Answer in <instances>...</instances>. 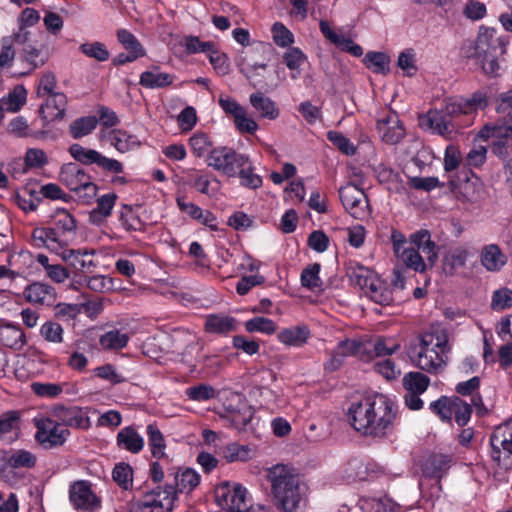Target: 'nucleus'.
<instances>
[{
    "label": "nucleus",
    "mask_w": 512,
    "mask_h": 512,
    "mask_svg": "<svg viewBox=\"0 0 512 512\" xmlns=\"http://www.w3.org/2000/svg\"><path fill=\"white\" fill-rule=\"evenodd\" d=\"M376 128L382 141L390 145L399 143L405 136V129L394 112H389L385 117L378 119Z\"/></svg>",
    "instance_id": "nucleus-17"
},
{
    "label": "nucleus",
    "mask_w": 512,
    "mask_h": 512,
    "mask_svg": "<svg viewBox=\"0 0 512 512\" xmlns=\"http://www.w3.org/2000/svg\"><path fill=\"white\" fill-rule=\"evenodd\" d=\"M79 50L85 56L93 58L99 62L107 61L110 57V52L105 44L98 41L83 43L79 46Z\"/></svg>",
    "instance_id": "nucleus-47"
},
{
    "label": "nucleus",
    "mask_w": 512,
    "mask_h": 512,
    "mask_svg": "<svg viewBox=\"0 0 512 512\" xmlns=\"http://www.w3.org/2000/svg\"><path fill=\"white\" fill-rule=\"evenodd\" d=\"M20 414L18 411L11 410L0 417V440L5 443H12L18 438Z\"/></svg>",
    "instance_id": "nucleus-22"
},
{
    "label": "nucleus",
    "mask_w": 512,
    "mask_h": 512,
    "mask_svg": "<svg viewBox=\"0 0 512 512\" xmlns=\"http://www.w3.org/2000/svg\"><path fill=\"white\" fill-rule=\"evenodd\" d=\"M479 137L488 139L490 137L495 140H512V120L498 121L497 123H488L479 131Z\"/></svg>",
    "instance_id": "nucleus-29"
},
{
    "label": "nucleus",
    "mask_w": 512,
    "mask_h": 512,
    "mask_svg": "<svg viewBox=\"0 0 512 512\" xmlns=\"http://www.w3.org/2000/svg\"><path fill=\"white\" fill-rule=\"evenodd\" d=\"M429 383L430 379L420 372H409L403 377V386L407 392L423 393Z\"/></svg>",
    "instance_id": "nucleus-46"
},
{
    "label": "nucleus",
    "mask_w": 512,
    "mask_h": 512,
    "mask_svg": "<svg viewBox=\"0 0 512 512\" xmlns=\"http://www.w3.org/2000/svg\"><path fill=\"white\" fill-rule=\"evenodd\" d=\"M25 299L30 303L49 304L55 298L54 288L48 284L34 282L24 290Z\"/></svg>",
    "instance_id": "nucleus-26"
},
{
    "label": "nucleus",
    "mask_w": 512,
    "mask_h": 512,
    "mask_svg": "<svg viewBox=\"0 0 512 512\" xmlns=\"http://www.w3.org/2000/svg\"><path fill=\"white\" fill-rule=\"evenodd\" d=\"M54 416L57 418L56 421L65 428L66 426L84 428L88 423V418L76 407L57 406L54 408Z\"/></svg>",
    "instance_id": "nucleus-24"
},
{
    "label": "nucleus",
    "mask_w": 512,
    "mask_h": 512,
    "mask_svg": "<svg viewBox=\"0 0 512 512\" xmlns=\"http://www.w3.org/2000/svg\"><path fill=\"white\" fill-rule=\"evenodd\" d=\"M237 175L240 178L241 185L249 189H257L262 185V178L254 173V168L248 160L247 165L239 166Z\"/></svg>",
    "instance_id": "nucleus-49"
},
{
    "label": "nucleus",
    "mask_w": 512,
    "mask_h": 512,
    "mask_svg": "<svg viewBox=\"0 0 512 512\" xmlns=\"http://www.w3.org/2000/svg\"><path fill=\"white\" fill-rule=\"evenodd\" d=\"M453 416L459 426H465L471 417L472 406L458 396L453 397Z\"/></svg>",
    "instance_id": "nucleus-51"
},
{
    "label": "nucleus",
    "mask_w": 512,
    "mask_h": 512,
    "mask_svg": "<svg viewBox=\"0 0 512 512\" xmlns=\"http://www.w3.org/2000/svg\"><path fill=\"white\" fill-rule=\"evenodd\" d=\"M59 239H63L66 233L74 232L76 229V221L66 210H58L54 219V226L51 227Z\"/></svg>",
    "instance_id": "nucleus-43"
},
{
    "label": "nucleus",
    "mask_w": 512,
    "mask_h": 512,
    "mask_svg": "<svg viewBox=\"0 0 512 512\" xmlns=\"http://www.w3.org/2000/svg\"><path fill=\"white\" fill-rule=\"evenodd\" d=\"M397 407L386 395L378 394V401L372 412L369 427L361 433L365 436L382 438L393 428Z\"/></svg>",
    "instance_id": "nucleus-5"
},
{
    "label": "nucleus",
    "mask_w": 512,
    "mask_h": 512,
    "mask_svg": "<svg viewBox=\"0 0 512 512\" xmlns=\"http://www.w3.org/2000/svg\"><path fill=\"white\" fill-rule=\"evenodd\" d=\"M99 120L96 116H84L72 121L69 133L74 139H80L91 134L97 127Z\"/></svg>",
    "instance_id": "nucleus-36"
},
{
    "label": "nucleus",
    "mask_w": 512,
    "mask_h": 512,
    "mask_svg": "<svg viewBox=\"0 0 512 512\" xmlns=\"http://www.w3.org/2000/svg\"><path fill=\"white\" fill-rule=\"evenodd\" d=\"M350 279L355 285L364 290L374 302L389 305L393 301L392 290L369 269L364 267L353 269Z\"/></svg>",
    "instance_id": "nucleus-6"
},
{
    "label": "nucleus",
    "mask_w": 512,
    "mask_h": 512,
    "mask_svg": "<svg viewBox=\"0 0 512 512\" xmlns=\"http://www.w3.org/2000/svg\"><path fill=\"white\" fill-rule=\"evenodd\" d=\"M468 252L463 247L453 249L445 258L444 265L449 268V273L452 274L457 268L463 267L466 264Z\"/></svg>",
    "instance_id": "nucleus-60"
},
{
    "label": "nucleus",
    "mask_w": 512,
    "mask_h": 512,
    "mask_svg": "<svg viewBox=\"0 0 512 512\" xmlns=\"http://www.w3.org/2000/svg\"><path fill=\"white\" fill-rule=\"evenodd\" d=\"M94 253V250L88 249H68L61 253V258L77 272H92L91 268L96 266Z\"/></svg>",
    "instance_id": "nucleus-19"
},
{
    "label": "nucleus",
    "mask_w": 512,
    "mask_h": 512,
    "mask_svg": "<svg viewBox=\"0 0 512 512\" xmlns=\"http://www.w3.org/2000/svg\"><path fill=\"white\" fill-rule=\"evenodd\" d=\"M59 179L63 185L75 192L83 203H89L97 194L98 187L91 176L76 163H67L61 167Z\"/></svg>",
    "instance_id": "nucleus-4"
},
{
    "label": "nucleus",
    "mask_w": 512,
    "mask_h": 512,
    "mask_svg": "<svg viewBox=\"0 0 512 512\" xmlns=\"http://www.w3.org/2000/svg\"><path fill=\"white\" fill-rule=\"evenodd\" d=\"M190 183L197 191L205 195L216 193L220 186L217 178L210 180L208 175L201 171H195L190 175Z\"/></svg>",
    "instance_id": "nucleus-37"
},
{
    "label": "nucleus",
    "mask_w": 512,
    "mask_h": 512,
    "mask_svg": "<svg viewBox=\"0 0 512 512\" xmlns=\"http://www.w3.org/2000/svg\"><path fill=\"white\" fill-rule=\"evenodd\" d=\"M410 241L416 247L417 251H421L430 265H433L438 258L436 244L431 240L430 232L421 229L410 236Z\"/></svg>",
    "instance_id": "nucleus-21"
},
{
    "label": "nucleus",
    "mask_w": 512,
    "mask_h": 512,
    "mask_svg": "<svg viewBox=\"0 0 512 512\" xmlns=\"http://www.w3.org/2000/svg\"><path fill=\"white\" fill-rule=\"evenodd\" d=\"M117 445L131 453H139L144 446L142 436L131 426L124 427L117 434Z\"/></svg>",
    "instance_id": "nucleus-28"
},
{
    "label": "nucleus",
    "mask_w": 512,
    "mask_h": 512,
    "mask_svg": "<svg viewBox=\"0 0 512 512\" xmlns=\"http://www.w3.org/2000/svg\"><path fill=\"white\" fill-rule=\"evenodd\" d=\"M69 152L74 160L84 165L96 164L103 170L116 174L123 172V165L118 160L107 158L98 151L87 149L80 144H72L69 147Z\"/></svg>",
    "instance_id": "nucleus-11"
},
{
    "label": "nucleus",
    "mask_w": 512,
    "mask_h": 512,
    "mask_svg": "<svg viewBox=\"0 0 512 512\" xmlns=\"http://www.w3.org/2000/svg\"><path fill=\"white\" fill-rule=\"evenodd\" d=\"M452 458L449 455L435 454L432 455L425 466V472L434 478H442V476L450 468Z\"/></svg>",
    "instance_id": "nucleus-39"
},
{
    "label": "nucleus",
    "mask_w": 512,
    "mask_h": 512,
    "mask_svg": "<svg viewBox=\"0 0 512 512\" xmlns=\"http://www.w3.org/2000/svg\"><path fill=\"white\" fill-rule=\"evenodd\" d=\"M119 220L126 231H141L143 228L142 221L128 205L123 206Z\"/></svg>",
    "instance_id": "nucleus-58"
},
{
    "label": "nucleus",
    "mask_w": 512,
    "mask_h": 512,
    "mask_svg": "<svg viewBox=\"0 0 512 512\" xmlns=\"http://www.w3.org/2000/svg\"><path fill=\"white\" fill-rule=\"evenodd\" d=\"M286 66L292 71L291 77L296 79L300 75V66L305 62L306 56L299 48H290L283 55Z\"/></svg>",
    "instance_id": "nucleus-48"
},
{
    "label": "nucleus",
    "mask_w": 512,
    "mask_h": 512,
    "mask_svg": "<svg viewBox=\"0 0 512 512\" xmlns=\"http://www.w3.org/2000/svg\"><path fill=\"white\" fill-rule=\"evenodd\" d=\"M0 342L13 349H21L26 344V336L23 330L12 324L0 327Z\"/></svg>",
    "instance_id": "nucleus-31"
},
{
    "label": "nucleus",
    "mask_w": 512,
    "mask_h": 512,
    "mask_svg": "<svg viewBox=\"0 0 512 512\" xmlns=\"http://www.w3.org/2000/svg\"><path fill=\"white\" fill-rule=\"evenodd\" d=\"M178 499L177 490L173 484L158 486L146 494L142 509L153 508L154 512H172Z\"/></svg>",
    "instance_id": "nucleus-13"
},
{
    "label": "nucleus",
    "mask_w": 512,
    "mask_h": 512,
    "mask_svg": "<svg viewBox=\"0 0 512 512\" xmlns=\"http://www.w3.org/2000/svg\"><path fill=\"white\" fill-rule=\"evenodd\" d=\"M67 98L63 93H54L48 96L45 104L40 108L44 119L55 121L62 120L65 116Z\"/></svg>",
    "instance_id": "nucleus-20"
},
{
    "label": "nucleus",
    "mask_w": 512,
    "mask_h": 512,
    "mask_svg": "<svg viewBox=\"0 0 512 512\" xmlns=\"http://www.w3.org/2000/svg\"><path fill=\"white\" fill-rule=\"evenodd\" d=\"M339 197L345 210L352 217L360 219L365 215L368 201L362 189L356 185L347 184L340 187Z\"/></svg>",
    "instance_id": "nucleus-16"
},
{
    "label": "nucleus",
    "mask_w": 512,
    "mask_h": 512,
    "mask_svg": "<svg viewBox=\"0 0 512 512\" xmlns=\"http://www.w3.org/2000/svg\"><path fill=\"white\" fill-rule=\"evenodd\" d=\"M451 102H453L451 97L445 98L440 109H430L425 115L419 117V125L433 134L446 139L451 138L457 128L453 120L460 116L459 113H448L447 107Z\"/></svg>",
    "instance_id": "nucleus-7"
},
{
    "label": "nucleus",
    "mask_w": 512,
    "mask_h": 512,
    "mask_svg": "<svg viewBox=\"0 0 512 512\" xmlns=\"http://www.w3.org/2000/svg\"><path fill=\"white\" fill-rule=\"evenodd\" d=\"M237 65L240 69V72L246 77L247 80L252 81L259 76L257 73L258 69H266L267 65L265 63H257L253 62L249 57V53L242 51L237 59Z\"/></svg>",
    "instance_id": "nucleus-45"
},
{
    "label": "nucleus",
    "mask_w": 512,
    "mask_h": 512,
    "mask_svg": "<svg viewBox=\"0 0 512 512\" xmlns=\"http://www.w3.org/2000/svg\"><path fill=\"white\" fill-rule=\"evenodd\" d=\"M173 80V75L161 72L158 66H153L152 70L144 71L140 75L139 84L148 89H160L170 86Z\"/></svg>",
    "instance_id": "nucleus-25"
},
{
    "label": "nucleus",
    "mask_w": 512,
    "mask_h": 512,
    "mask_svg": "<svg viewBox=\"0 0 512 512\" xmlns=\"http://www.w3.org/2000/svg\"><path fill=\"white\" fill-rule=\"evenodd\" d=\"M490 444L491 457L495 461H500L501 449L507 452L508 456L512 454V421L500 425L494 430L490 437Z\"/></svg>",
    "instance_id": "nucleus-18"
},
{
    "label": "nucleus",
    "mask_w": 512,
    "mask_h": 512,
    "mask_svg": "<svg viewBox=\"0 0 512 512\" xmlns=\"http://www.w3.org/2000/svg\"><path fill=\"white\" fill-rule=\"evenodd\" d=\"M236 320L223 315H209L206 318L205 329L210 333H228L235 330Z\"/></svg>",
    "instance_id": "nucleus-38"
},
{
    "label": "nucleus",
    "mask_w": 512,
    "mask_h": 512,
    "mask_svg": "<svg viewBox=\"0 0 512 512\" xmlns=\"http://www.w3.org/2000/svg\"><path fill=\"white\" fill-rule=\"evenodd\" d=\"M450 350L447 331L437 327L419 334L415 341H411L407 346V355L419 369L438 373L446 365V354Z\"/></svg>",
    "instance_id": "nucleus-1"
},
{
    "label": "nucleus",
    "mask_w": 512,
    "mask_h": 512,
    "mask_svg": "<svg viewBox=\"0 0 512 512\" xmlns=\"http://www.w3.org/2000/svg\"><path fill=\"white\" fill-rule=\"evenodd\" d=\"M509 37L499 34L495 28L481 26L477 39L471 44L466 55L481 65L484 73L491 77L499 74V58L506 53Z\"/></svg>",
    "instance_id": "nucleus-3"
},
{
    "label": "nucleus",
    "mask_w": 512,
    "mask_h": 512,
    "mask_svg": "<svg viewBox=\"0 0 512 512\" xmlns=\"http://www.w3.org/2000/svg\"><path fill=\"white\" fill-rule=\"evenodd\" d=\"M31 237L35 247H45L51 251H57L65 242L64 239L58 238V234L51 227H37Z\"/></svg>",
    "instance_id": "nucleus-23"
},
{
    "label": "nucleus",
    "mask_w": 512,
    "mask_h": 512,
    "mask_svg": "<svg viewBox=\"0 0 512 512\" xmlns=\"http://www.w3.org/2000/svg\"><path fill=\"white\" fill-rule=\"evenodd\" d=\"M186 395L193 401H207L215 397V389L208 384H199L187 388Z\"/></svg>",
    "instance_id": "nucleus-62"
},
{
    "label": "nucleus",
    "mask_w": 512,
    "mask_h": 512,
    "mask_svg": "<svg viewBox=\"0 0 512 512\" xmlns=\"http://www.w3.org/2000/svg\"><path fill=\"white\" fill-rule=\"evenodd\" d=\"M7 463L15 469L33 468L36 464V456L26 450H17L8 458Z\"/></svg>",
    "instance_id": "nucleus-50"
},
{
    "label": "nucleus",
    "mask_w": 512,
    "mask_h": 512,
    "mask_svg": "<svg viewBox=\"0 0 512 512\" xmlns=\"http://www.w3.org/2000/svg\"><path fill=\"white\" fill-rule=\"evenodd\" d=\"M320 264L314 263L307 266L301 273V284L302 286L315 290L322 286V281L319 277Z\"/></svg>",
    "instance_id": "nucleus-54"
},
{
    "label": "nucleus",
    "mask_w": 512,
    "mask_h": 512,
    "mask_svg": "<svg viewBox=\"0 0 512 512\" xmlns=\"http://www.w3.org/2000/svg\"><path fill=\"white\" fill-rule=\"evenodd\" d=\"M207 165L228 177H235L239 166L248 164V156L226 146L212 149L207 155Z\"/></svg>",
    "instance_id": "nucleus-8"
},
{
    "label": "nucleus",
    "mask_w": 512,
    "mask_h": 512,
    "mask_svg": "<svg viewBox=\"0 0 512 512\" xmlns=\"http://www.w3.org/2000/svg\"><path fill=\"white\" fill-rule=\"evenodd\" d=\"M277 337L285 345L301 347L309 339L310 330L306 325L292 326L281 330Z\"/></svg>",
    "instance_id": "nucleus-27"
},
{
    "label": "nucleus",
    "mask_w": 512,
    "mask_h": 512,
    "mask_svg": "<svg viewBox=\"0 0 512 512\" xmlns=\"http://www.w3.org/2000/svg\"><path fill=\"white\" fill-rule=\"evenodd\" d=\"M378 401V394L369 395L353 402L348 409V418L352 427L362 432L369 427L370 418Z\"/></svg>",
    "instance_id": "nucleus-15"
},
{
    "label": "nucleus",
    "mask_w": 512,
    "mask_h": 512,
    "mask_svg": "<svg viewBox=\"0 0 512 512\" xmlns=\"http://www.w3.org/2000/svg\"><path fill=\"white\" fill-rule=\"evenodd\" d=\"M40 335L48 342L61 343L63 328L59 323L48 321L41 326Z\"/></svg>",
    "instance_id": "nucleus-63"
},
{
    "label": "nucleus",
    "mask_w": 512,
    "mask_h": 512,
    "mask_svg": "<svg viewBox=\"0 0 512 512\" xmlns=\"http://www.w3.org/2000/svg\"><path fill=\"white\" fill-rule=\"evenodd\" d=\"M27 91L22 85H17L8 93V95L0 99V113L3 111L16 112L25 103Z\"/></svg>",
    "instance_id": "nucleus-35"
},
{
    "label": "nucleus",
    "mask_w": 512,
    "mask_h": 512,
    "mask_svg": "<svg viewBox=\"0 0 512 512\" xmlns=\"http://www.w3.org/2000/svg\"><path fill=\"white\" fill-rule=\"evenodd\" d=\"M252 107L260 113L262 118L274 120L279 116V109L276 103L261 92H256L249 97Z\"/></svg>",
    "instance_id": "nucleus-30"
},
{
    "label": "nucleus",
    "mask_w": 512,
    "mask_h": 512,
    "mask_svg": "<svg viewBox=\"0 0 512 512\" xmlns=\"http://www.w3.org/2000/svg\"><path fill=\"white\" fill-rule=\"evenodd\" d=\"M367 512H398L399 506L390 498H373L365 501Z\"/></svg>",
    "instance_id": "nucleus-57"
},
{
    "label": "nucleus",
    "mask_w": 512,
    "mask_h": 512,
    "mask_svg": "<svg viewBox=\"0 0 512 512\" xmlns=\"http://www.w3.org/2000/svg\"><path fill=\"white\" fill-rule=\"evenodd\" d=\"M35 439L44 449L62 446L70 435L67 428L51 418H35Z\"/></svg>",
    "instance_id": "nucleus-9"
},
{
    "label": "nucleus",
    "mask_w": 512,
    "mask_h": 512,
    "mask_svg": "<svg viewBox=\"0 0 512 512\" xmlns=\"http://www.w3.org/2000/svg\"><path fill=\"white\" fill-rule=\"evenodd\" d=\"M112 477L125 490L132 486L133 471L130 465L126 463L117 464L113 469Z\"/></svg>",
    "instance_id": "nucleus-59"
},
{
    "label": "nucleus",
    "mask_w": 512,
    "mask_h": 512,
    "mask_svg": "<svg viewBox=\"0 0 512 512\" xmlns=\"http://www.w3.org/2000/svg\"><path fill=\"white\" fill-rule=\"evenodd\" d=\"M109 140L118 151L126 152L140 143L136 136L127 133L124 130H113L109 134Z\"/></svg>",
    "instance_id": "nucleus-40"
},
{
    "label": "nucleus",
    "mask_w": 512,
    "mask_h": 512,
    "mask_svg": "<svg viewBox=\"0 0 512 512\" xmlns=\"http://www.w3.org/2000/svg\"><path fill=\"white\" fill-rule=\"evenodd\" d=\"M267 479L276 505L284 512H304L306 489L301 485L296 470L288 465L277 464L267 470Z\"/></svg>",
    "instance_id": "nucleus-2"
},
{
    "label": "nucleus",
    "mask_w": 512,
    "mask_h": 512,
    "mask_svg": "<svg viewBox=\"0 0 512 512\" xmlns=\"http://www.w3.org/2000/svg\"><path fill=\"white\" fill-rule=\"evenodd\" d=\"M200 483V475L191 468L179 470L174 474V482L172 483L178 493L184 491H192Z\"/></svg>",
    "instance_id": "nucleus-34"
},
{
    "label": "nucleus",
    "mask_w": 512,
    "mask_h": 512,
    "mask_svg": "<svg viewBox=\"0 0 512 512\" xmlns=\"http://www.w3.org/2000/svg\"><path fill=\"white\" fill-rule=\"evenodd\" d=\"M453 102L448 104L447 111L450 114L471 116L478 110H484L489 105V95L486 89L474 91L469 97H451Z\"/></svg>",
    "instance_id": "nucleus-12"
},
{
    "label": "nucleus",
    "mask_w": 512,
    "mask_h": 512,
    "mask_svg": "<svg viewBox=\"0 0 512 512\" xmlns=\"http://www.w3.org/2000/svg\"><path fill=\"white\" fill-rule=\"evenodd\" d=\"M363 62L368 69H371L375 73L387 74L390 71V58L383 52H368Z\"/></svg>",
    "instance_id": "nucleus-41"
},
{
    "label": "nucleus",
    "mask_w": 512,
    "mask_h": 512,
    "mask_svg": "<svg viewBox=\"0 0 512 512\" xmlns=\"http://www.w3.org/2000/svg\"><path fill=\"white\" fill-rule=\"evenodd\" d=\"M147 436L152 456L158 459L164 457L166 444L159 428L154 424H149L147 426Z\"/></svg>",
    "instance_id": "nucleus-42"
},
{
    "label": "nucleus",
    "mask_w": 512,
    "mask_h": 512,
    "mask_svg": "<svg viewBox=\"0 0 512 512\" xmlns=\"http://www.w3.org/2000/svg\"><path fill=\"white\" fill-rule=\"evenodd\" d=\"M245 329L250 333L261 332L269 335L276 331V324L269 318L254 317L246 321Z\"/></svg>",
    "instance_id": "nucleus-56"
},
{
    "label": "nucleus",
    "mask_w": 512,
    "mask_h": 512,
    "mask_svg": "<svg viewBox=\"0 0 512 512\" xmlns=\"http://www.w3.org/2000/svg\"><path fill=\"white\" fill-rule=\"evenodd\" d=\"M453 397L442 396L430 404V409L438 415L442 421H451L453 417Z\"/></svg>",
    "instance_id": "nucleus-55"
},
{
    "label": "nucleus",
    "mask_w": 512,
    "mask_h": 512,
    "mask_svg": "<svg viewBox=\"0 0 512 512\" xmlns=\"http://www.w3.org/2000/svg\"><path fill=\"white\" fill-rule=\"evenodd\" d=\"M69 499L76 510L94 512L100 508V499L92 492L88 481L74 482L69 489Z\"/></svg>",
    "instance_id": "nucleus-14"
},
{
    "label": "nucleus",
    "mask_w": 512,
    "mask_h": 512,
    "mask_svg": "<svg viewBox=\"0 0 512 512\" xmlns=\"http://www.w3.org/2000/svg\"><path fill=\"white\" fill-rule=\"evenodd\" d=\"M408 268H412L417 272H424L426 269L423 257L415 248H403L402 252L398 255Z\"/></svg>",
    "instance_id": "nucleus-53"
},
{
    "label": "nucleus",
    "mask_w": 512,
    "mask_h": 512,
    "mask_svg": "<svg viewBox=\"0 0 512 512\" xmlns=\"http://www.w3.org/2000/svg\"><path fill=\"white\" fill-rule=\"evenodd\" d=\"M216 503L230 512L247 510V491L237 483L223 482L214 490Z\"/></svg>",
    "instance_id": "nucleus-10"
},
{
    "label": "nucleus",
    "mask_w": 512,
    "mask_h": 512,
    "mask_svg": "<svg viewBox=\"0 0 512 512\" xmlns=\"http://www.w3.org/2000/svg\"><path fill=\"white\" fill-rule=\"evenodd\" d=\"M512 306V291L503 288L495 291L492 296L491 307L493 310H504Z\"/></svg>",
    "instance_id": "nucleus-64"
},
{
    "label": "nucleus",
    "mask_w": 512,
    "mask_h": 512,
    "mask_svg": "<svg viewBox=\"0 0 512 512\" xmlns=\"http://www.w3.org/2000/svg\"><path fill=\"white\" fill-rule=\"evenodd\" d=\"M128 341L129 337L126 333H122L119 330H111L100 337L99 343L103 349L119 350L124 348Z\"/></svg>",
    "instance_id": "nucleus-44"
},
{
    "label": "nucleus",
    "mask_w": 512,
    "mask_h": 512,
    "mask_svg": "<svg viewBox=\"0 0 512 512\" xmlns=\"http://www.w3.org/2000/svg\"><path fill=\"white\" fill-rule=\"evenodd\" d=\"M507 257L496 244L487 245L481 252V263L488 271H497L505 265Z\"/></svg>",
    "instance_id": "nucleus-33"
},
{
    "label": "nucleus",
    "mask_w": 512,
    "mask_h": 512,
    "mask_svg": "<svg viewBox=\"0 0 512 512\" xmlns=\"http://www.w3.org/2000/svg\"><path fill=\"white\" fill-rule=\"evenodd\" d=\"M117 195L109 193L102 195L97 199V206L89 213V221L92 224L99 225L105 218L110 216L115 205Z\"/></svg>",
    "instance_id": "nucleus-32"
},
{
    "label": "nucleus",
    "mask_w": 512,
    "mask_h": 512,
    "mask_svg": "<svg viewBox=\"0 0 512 512\" xmlns=\"http://www.w3.org/2000/svg\"><path fill=\"white\" fill-rule=\"evenodd\" d=\"M189 145L193 154L197 157H203L205 154H209L212 146L208 136L204 133L194 134L189 140Z\"/></svg>",
    "instance_id": "nucleus-61"
},
{
    "label": "nucleus",
    "mask_w": 512,
    "mask_h": 512,
    "mask_svg": "<svg viewBox=\"0 0 512 512\" xmlns=\"http://www.w3.org/2000/svg\"><path fill=\"white\" fill-rule=\"evenodd\" d=\"M223 457L228 462L247 461L251 458V450L248 446L231 443L223 449Z\"/></svg>",
    "instance_id": "nucleus-52"
}]
</instances>
